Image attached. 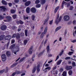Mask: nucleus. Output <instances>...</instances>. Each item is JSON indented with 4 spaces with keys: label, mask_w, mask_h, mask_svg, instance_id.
Wrapping results in <instances>:
<instances>
[{
    "label": "nucleus",
    "mask_w": 76,
    "mask_h": 76,
    "mask_svg": "<svg viewBox=\"0 0 76 76\" xmlns=\"http://www.w3.org/2000/svg\"><path fill=\"white\" fill-rule=\"evenodd\" d=\"M10 49H11L13 53H14V54H16V53L19 52V48L18 46H15V45L14 44L11 45Z\"/></svg>",
    "instance_id": "1"
},
{
    "label": "nucleus",
    "mask_w": 76,
    "mask_h": 76,
    "mask_svg": "<svg viewBox=\"0 0 76 76\" xmlns=\"http://www.w3.org/2000/svg\"><path fill=\"white\" fill-rule=\"evenodd\" d=\"M59 17V15H58L57 16V17L55 21V22L56 23V24H58V22H60L61 20V16H60L59 18H58Z\"/></svg>",
    "instance_id": "2"
},
{
    "label": "nucleus",
    "mask_w": 76,
    "mask_h": 76,
    "mask_svg": "<svg viewBox=\"0 0 76 76\" xmlns=\"http://www.w3.org/2000/svg\"><path fill=\"white\" fill-rule=\"evenodd\" d=\"M70 19V17L69 15H65L64 17V20L65 21H67Z\"/></svg>",
    "instance_id": "3"
},
{
    "label": "nucleus",
    "mask_w": 76,
    "mask_h": 76,
    "mask_svg": "<svg viewBox=\"0 0 76 76\" xmlns=\"http://www.w3.org/2000/svg\"><path fill=\"white\" fill-rule=\"evenodd\" d=\"M2 60V61H6V56L5 54H3L1 56Z\"/></svg>",
    "instance_id": "4"
},
{
    "label": "nucleus",
    "mask_w": 76,
    "mask_h": 76,
    "mask_svg": "<svg viewBox=\"0 0 76 76\" xmlns=\"http://www.w3.org/2000/svg\"><path fill=\"white\" fill-rule=\"evenodd\" d=\"M15 37H16L17 39H19V38H20V35L18 33L16 35V34H14L12 36V38H15Z\"/></svg>",
    "instance_id": "5"
},
{
    "label": "nucleus",
    "mask_w": 76,
    "mask_h": 76,
    "mask_svg": "<svg viewBox=\"0 0 76 76\" xmlns=\"http://www.w3.org/2000/svg\"><path fill=\"white\" fill-rule=\"evenodd\" d=\"M31 12L33 13H35L36 12V9L35 8H32L31 9Z\"/></svg>",
    "instance_id": "6"
},
{
    "label": "nucleus",
    "mask_w": 76,
    "mask_h": 76,
    "mask_svg": "<svg viewBox=\"0 0 76 76\" xmlns=\"http://www.w3.org/2000/svg\"><path fill=\"white\" fill-rule=\"evenodd\" d=\"M12 38V36L10 35H7L5 37V39L6 40H7V39H10Z\"/></svg>",
    "instance_id": "7"
},
{
    "label": "nucleus",
    "mask_w": 76,
    "mask_h": 76,
    "mask_svg": "<svg viewBox=\"0 0 76 76\" xmlns=\"http://www.w3.org/2000/svg\"><path fill=\"white\" fill-rule=\"evenodd\" d=\"M7 20H4V22H9L11 20V17H6Z\"/></svg>",
    "instance_id": "8"
},
{
    "label": "nucleus",
    "mask_w": 76,
    "mask_h": 76,
    "mask_svg": "<svg viewBox=\"0 0 76 76\" xmlns=\"http://www.w3.org/2000/svg\"><path fill=\"white\" fill-rule=\"evenodd\" d=\"M6 28H7V27H6V26L5 25H3L1 27V29L2 30V31L5 30V29H6Z\"/></svg>",
    "instance_id": "9"
},
{
    "label": "nucleus",
    "mask_w": 76,
    "mask_h": 76,
    "mask_svg": "<svg viewBox=\"0 0 76 76\" xmlns=\"http://www.w3.org/2000/svg\"><path fill=\"white\" fill-rule=\"evenodd\" d=\"M72 69V66H66V70H70V69Z\"/></svg>",
    "instance_id": "10"
},
{
    "label": "nucleus",
    "mask_w": 76,
    "mask_h": 76,
    "mask_svg": "<svg viewBox=\"0 0 76 76\" xmlns=\"http://www.w3.org/2000/svg\"><path fill=\"white\" fill-rule=\"evenodd\" d=\"M33 48H30L28 50L29 53V54H31L32 53V51H33Z\"/></svg>",
    "instance_id": "11"
},
{
    "label": "nucleus",
    "mask_w": 76,
    "mask_h": 76,
    "mask_svg": "<svg viewBox=\"0 0 76 76\" xmlns=\"http://www.w3.org/2000/svg\"><path fill=\"white\" fill-rule=\"evenodd\" d=\"M1 9V10H3L4 11H5L6 10V8L5 7L2 6L0 7Z\"/></svg>",
    "instance_id": "12"
},
{
    "label": "nucleus",
    "mask_w": 76,
    "mask_h": 76,
    "mask_svg": "<svg viewBox=\"0 0 76 76\" xmlns=\"http://www.w3.org/2000/svg\"><path fill=\"white\" fill-rule=\"evenodd\" d=\"M4 37H5V36L4 35H1L0 36V41H1L2 40H3V39H4Z\"/></svg>",
    "instance_id": "13"
},
{
    "label": "nucleus",
    "mask_w": 76,
    "mask_h": 76,
    "mask_svg": "<svg viewBox=\"0 0 76 76\" xmlns=\"http://www.w3.org/2000/svg\"><path fill=\"white\" fill-rule=\"evenodd\" d=\"M31 4V1H28L27 2H26L25 3V6H28L29 4Z\"/></svg>",
    "instance_id": "14"
},
{
    "label": "nucleus",
    "mask_w": 76,
    "mask_h": 76,
    "mask_svg": "<svg viewBox=\"0 0 76 76\" xmlns=\"http://www.w3.org/2000/svg\"><path fill=\"white\" fill-rule=\"evenodd\" d=\"M40 65L39 64L37 66V71L38 72H39L40 71V69H39Z\"/></svg>",
    "instance_id": "15"
},
{
    "label": "nucleus",
    "mask_w": 76,
    "mask_h": 76,
    "mask_svg": "<svg viewBox=\"0 0 76 76\" xmlns=\"http://www.w3.org/2000/svg\"><path fill=\"white\" fill-rule=\"evenodd\" d=\"M62 61V60H59L57 62V63H56L57 64V65H59V64H60Z\"/></svg>",
    "instance_id": "16"
},
{
    "label": "nucleus",
    "mask_w": 76,
    "mask_h": 76,
    "mask_svg": "<svg viewBox=\"0 0 76 76\" xmlns=\"http://www.w3.org/2000/svg\"><path fill=\"white\" fill-rule=\"evenodd\" d=\"M63 76H67V72L66 71H64L62 74Z\"/></svg>",
    "instance_id": "17"
},
{
    "label": "nucleus",
    "mask_w": 76,
    "mask_h": 76,
    "mask_svg": "<svg viewBox=\"0 0 76 76\" xmlns=\"http://www.w3.org/2000/svg\"><path fill=\"white\" fill-rule=\"evenodd\" d=\"M30 8L29 7H28L26 9V12L27 13H29V10Z\"/></svg>",
    "instance_id": "18"
},
{
    "label": "nucleus",
    "mask_w": 76,
    "mask_h": 76,
    "mask_svg": "<svg viewBox=\"0 0 76 76\" xmlns=\"http://www.w3.org/2000/svg\"><path fill=\"white\" fill-rule=\"evenodd\" d=\"M60 8V7L59 6L57 7L55 10L54 12L56 13L57 12V10H58V9Z\"/></svg>",
    "instance_id": "19"
},
{
    "label": "nucleus",
    "mask_w": 76,
    "mask_h": 76,
    "mask_svg": "<svg viewBox=\"0 0 76 76\" xmlns=\"http://www.w3.org/2000/svg\"><path fill=\"white\" fill-rule=\"evenodd\" d=\"M49 19V16H48L46 19H45V20L44 24H45V23H47V21Z\"/></svg>",
    "instance_id": "20"
},
{
    "label": "nucleus",
    "mask_w": 76,
    "mask_h": 76,
    "mask_svg": "<svg viewBox=\"0 0 76 76\" xmlns=\"http://www.w3.org/2000/svg\"><path fill=\"white\" fill-rule=\"evenodd\" d=\"M2 4H4V5H7V2L4 0L2 1Z\"/></svg>",
    "instance_id": "21"
},
{
    "label": "nucleus",
    "mask_w": 76,
    "mask_h": 76,
    "mask_svg": "<svg viewBox=\"0 0 76 76\" xmlns=\"http://www.w3.org/2000/svg\"><path fill=\"white\" fill-rule=\"evenodd\" d=\"M31 19L33 20H35V16L34 15H31Z\"/></svg>",
    "instance_id": "22"
},
{
    "label": "nucleus",
    "mask_w": 76,
    "mask_h": 76,
    "mask_svg": "<svg viewBox=\"0 0 76 76\" xmlns=\"http://www.w3.org/2000/svg\"><path fill=\"white\" fill-rule=\"evenodd\" d=\"M48 29V27H46L45 29V30L44 31V34H45L47 33V30Z\"/></svg>",
    "instance_id": "23"
},
{
    "label": "nucleus",
    "mask_w": 76,
    "mask_h": 76,
    "mask_svg": "<svg viewBox=\"0 0 76 76\" xmlns=\"http://www.w3.org/2000/svg\"><path fill=\"white\" fill-rule=\"evenodd\" d=\"M61 26L58 27L56 29L55 31H58L60 29H61Z\"/></svg>",
    "instance_id": "24"
},
{
    "label": "nucleus",
    "mask_w": 76,
    "mask_h": 76,
    "mask_svg": "<svg viewBox=\"0 0 76 76\" xmlns=\"http://www.w3.org/2000/svg\"><path fill=\"white\" fill-rule=\"evenodd\" d=\"M23 19L24 20H26V19H29V17L25 16L24 15L23 16Z\"/></svg>",
    "instance_id": "25"
},
{
    "label": "nucleus",
    "mask_w": 76,
    "mask_h": 76,
    "mask_svg": "<svg viewBox=\"0 0 76 76\" xmlns=\"http://www.w3.org/2000/svg\"><path fill=\"white\" fill-rule=\"evenodd\" d=\"M51 69V68L50 66H48L45 68V70H50Z\"/></svg>",
    "instance_id": "26"
},
{
    "label": "nucleus",
    "mask_w": 76,
    "mask_h": 76,
    "mask_svg": "<svg viewBox=\"0 0 76 76\" xmlns=\"http://www.w3.org/2000/svg\"><path fill=\"white\" fill-rule=\"evenodd\" d=\"M64 52V50H61V52L59 54V56H61L62 54H63V53Z\"/></svg>",
    "instance_id": "27"
},
{
    "label": "nucleus",
    "mask_w": 76,
    "mask_h": 76,
    "mask_svg": "<svg viewBox=\"0 0 76 76\" xmlns=\"http://www.w3.org/2000/svg\"><path fill=\"white\" fill-rule=\"evenodd\" d=\"M68 74L69 76H71L72 75V70H69L68 72Z\"/></svg>",
    "instance_id": "28"
},
{
    "label": "nucleus",
    "mask_w": 76,
    "mask_h": 76,
    "mask_svg": "<svg viewBox=\"0 0 76 76\" xmlns=\"http://www.w3.org/2000/svg\"><path fill=\"white\" fill-rule=\"evenodd\" d=\"M44 50L42 52H40L39 54L38 55V57H39V56H41L42 54H43V53H44Z\"/></svg>",
    "instance_id": "29"
},
{
    "label": "nucleus",
    "mask_w": 76,
    "mask_h": 76,
    "mask_svg": "<svg viewBox=\"0 0 76 76\" xmlns=\"http://www.w3.org/2000/svg\"><path fill=\"white\" fill-rule=\"evenodd\" d=\"M25 35L26 37L28 36V30H25Z\"/></svg>",
    "instance_id": "30"
},
{
    "label": "nucleus",
    "mask_w": 76,
    "mask_h": 76,
    "mask_svg": "<svg viewBox=\"0 0 76 76\" xmlns=\"http://www.w3.org/2000/svg\"><path fill=\"white\" fill-rule=\"evenodd\" d=\"M35 71H36V67H35L34 68L32 71V73H34V72H35Z\"/></svg>",
    "instance_id": "31"
},
{
    "label": "nucleus",
    "mask_w": 76,
    "mask_h": 76,
    "mask_svg": "<svg viewBox=\"0 0 76 76\" xmlns=\"http://www.w3.org/2000/svg\"><path fill=\"white\" fill-rule=\"evenodd\" d=\"M41 1L42 4H44L45 3V0H41Z\"/></svg>",
    "instance_id": "32"
},
{
    "label": "nucleus",
    "mask_w": 76,
    "mask_h": 76,
    "mask_svg": "<svg viewBox=\"0 0 76 76\" xmlns=\"http://www.w3.org/2000/svg\"><path fill=\"white\" fill-rule=\"evenodd\" d=\"M6 54L7 56H9L10 55V52L9 51H7L6 53Z\"/></svg>",
    "instance_id": "33"
},
{
    "label": "nucleus",
    "mask_w": 76,
    "mask_h": 76,
    "mask_svg": "<svg viewBox=\"0 0 76 76\" xmlns=\"http://www.w3.org/2000/svg\"><path fill=\"white\" fill-rule=\"evenodd\" d=\"M24 44L25 45H26L27 43L28 42V40L26 39L24 40Z\"/></svg>",
    "instance_id": "34"
},
{
    "label": "nucleus",
    "mask_w": 76,
    "mask_h": 76,
    "mask_svg": "<svg viewBox=\"0 0 76 76\" xmlns=\"http://www.w3.org/2000/svg\"><path fill=\"white\" fill-rule=\"evenodd\" d=\"M72 54H73V52H69V53L68 54V55L69 56H72Z\"/></svg>",
    "instance_id": "35"
},
{
    "label": "nucleus",
    "mask_w": 76,
    "mask_h": 76,
    "mask_svg": "<svg viewBox=\"0 0 76 76\" xmlns=\"http://www.w3.org/2000/svg\"><path fill=\"white\" fill-rule=\"evenodd\" d=\"M25 57H24L23 58L21 59L20 60V61H19V63H21V62H22V61H23V60H25Z\"/></svg>",
    "instance_id": "36"
},
{
    "label": "nucleus",
    "mask_w": 76,
    "mask_h": 76,
    "mask_svg": "<svg viewBox=\"0 0 76 76\" xmlns=\"http://www.w3.org/2000/svg\"><path fill=\"white\" fill-rule=\"evenodd\" d=\"M10 12L11 13H14L15 12V10H11Z\"/></svg>",
    "instance_id": "37"
},
{
    "label": "nucleus",
    "mask_w": 76,
    "mask_h": 76,
    "mask_svg": "<svg viewBox=\"0 0 76 76\" xmlns=\"http://www.w3.org/2000/svg\"><path fill=\"white\" fill-rule=\"evenodd\" d=\"M46 49L47 51H50V46H48L47 47Z\"/></svg>",
    "instance_id": "38"
},
{
    "label": "nucleus",
    "mask_w": 76,
    "mask_h": 76,
    "mask_svg": "<svg viewBox=\"0 0 76 76\" xmlns=\"http://www.w3.org/2000/svg\"><path fill=\"white\" fill-rule=\"evenodd\" d=\"M41 7V5L40 4H37L36 6V7L37 8H39V7Z\"/></svg>",
    "instance_id": "39"
},
{
    "label": "nucleus",
    "mask_w": 76,
    "mask_h": 76,
    "mask_svg": "<svg viewBox=\"0 0 76 76\" xmlns=\"http://www.w3.org/2000/svg\"><path fill=\"white\" fill-rule=\"evenodd\" d=\"M72 65L73 67H75L76 66V64H75V62H73L72 63Z\"/></svg>",
    "instance_id": "40"
},
{
    "label": "nucleus",
    "mask_w": 76,
    "mask_h": 76,
    "mask_svg": "<svg viewBox=\"0 0 76 76\" xmlns=\"http://www.w3.org/2000/svg\"><path fill=\"white\" fill-rule=\"evenodd\" d=\"M9 44H10V42H8L6 45H5V46H7V47H8L9 45Z\"/></svg>",
    "instance_id": "41"
},
{
    "label": "nucleus",
    "mask_w": 76,
    "mask_h": 76,
    "mask_svg": "<svg viewBox=\"0 0 76 76\" xmlns=\"http://www.w3.org/2000/svg\"><path fill=\"white\" fill-rule=\"evenodd\" d=\"M44 34L43 33H42L40 36V38H42L44 37Z\"/></svg>",
    "instance_id": "42"
},
{
    "label": "nucleus",
    "mask_w": 76,
    "mask_h": 76,
    "mask_svg": "<svg viewBox=\"0 0 76 76\" xmlns=\"http://www.w3.org/2000/svg\"><path fill=\"white\" fill-rule=\"evenodd\" d=\"M5 71V69H4L3 70L0 71V73H3Z\"/></svg>",
    "instance_id": "43"
},
{
    "label": "nucleus",
    "mask_w": 76,
    "mask_h": 76,
    "mask_svg": "<svg viewBox=\"0 0 76 76\" xmlns=\"http://www.w3.org/2000/svg\"><path fill=\"white\" fill-rule=\"evenodd\" d=\"M71 42H73V43H75V42H76V39H74L73 40H71Z\"/></svg>",
    "instance_id": "44"
},
{
    "label": "nucleus",
    "mask_w": 76,
    "mask_h": 76,
    "mask_svg": "<svg viewBox=\"0 0 76 76\" xmlns=\"http://www.w3.org/2000/svg\"><path fill=\"white\" fill-rule=\"evenodd\" d=\"M73 6H71L69 8V10H73Z\"/></svg>",
    "instance_id": "45"
},
{
    "label": "nucleus",
    "mask_w": 76,
    "mask_h": 76,
    "mask_svg": "<svg viewBox=\"0 0 76 76\" xmlns=\"http://www.w3.org/2000/svg\"><path fill=\"white\" fill-rule=\"evenodd\" d=\"M16 15H15L12 16V17L13 18V19H16Z\"/></svg>",
    "instance_id": "46"
},
{
    "label": "nucleus",
    "mask_w": 76,
    "mask_h": 76,
    "mask_svg": "<svg viewBox=\"0 0 76 76\" xmlns=\"http://www.w3.org/2000/svg\"><path fill=\"white\" fill-rule=\"evenodd\" d=\"M69 59H70V57H67L65 58V60H69Z\"/></svg>",
    "instance_id": "47"
},
{
    "label": "nucleus",
    "mask_w": 76,
    "mask_h": 76,
    "mask_svg": "<svg viewBox=\"0 0 76 76\" xmlns=\"http://www.w3.org/2000/svg\"><path fill=\"white\" fill-rule=\"evenodd\" d=\"M19 0H14V2L15 3H19Z\"/></svg>",
    "instance_id": "48"
},
{
    "label": "nucleus",
    "mask_w": 76,
    "mask_h": 76,
    "mask_svg": "<svg viewBox=\"0 0 76 76\" xmlns=\"http://www.w3.org/2000/svg\"><path fill=\"white\" fill-rule=\"evenodd\" d=\"M39 3V1L38 0H37L35 1V3L36 4H37L38 3Z\"/></svg>",
    "instance_id": "49"
},
{
    "label": "nucleus",
    "mask_w": 76,
    "mask_h": 76,
    "mask_svg": "<svg viewBox=\"0 0 76 76\" xmlns=\"http://www.w3.org/2000/svg\"><path fill=\"white\" fill-rule=\"evenodd\" d=\"M47 39H46L45 40V42H44V45H45L47 43Z\"/></svg>",
    "instance_id": "50"
},
{
    "label": "nucleus",
    "mask_w": 76,
    "mask_h": 76,
    "mask_svg": "<svg viewBox=\"0 0 76 76\" xmlns=\"http://www.w3.org/2000/svg\"><path fill=\"white\" fill-rule=\"evenodd\" d=\"M59 58V56L58 55L57 56L56 60H55V61H57V60H58V59Z\"/></svg>",
    "instance_id": "51"
},
{
    "label": "nucleus",
    "mask_w": 76,
    "mask_h": 76,
    "mask_svg": "<svg viewBox=\"0 0 76 76\" xmlns=\"http://www.w3.org/2000/svg\"><path fill=\"white\" fill-rule=\"evenodd\" d=\"M76 34V30L75 31L74 33H73V35L74 37H75Z\"/></svg>",
    "instance_id": "52"
},
{
    "label": "nucleus",
    "mask_w": 76,
    "mask_h": 76,
    "mask_svg": "<svg viewBox=\"0 0 76 76\" xmlns=\"http://www.w3.org/2000/svg\"><path fill=\"white\" fill-rule=\"evenodd\" d=\"M17 65V63H15V64H13L12 66V67H15L16 65Z\"/></svg>",
    "instance_id": "53"
},
{
    "label": "nucleus",
    "mask_w": 76,
    "mask_h": 76,
    "mask_svg": "<svg viewBox=\"0 0 76 76\" xmlns=\"http://www.w3.org/2000/svg\"><path fill=\"white\" fill-rule=\"evenodd\" d=\"M53 20L50 21V22H49L50 25H52V23H53Z\"/></svg>",
    "instance_id": "54"
},
{
    "label": "nucleus",
    "mask_w": 76,
    "mask_h": 76,
    "mask_svg": "<svg viewBox=\"0 0 76 76\" xmlns=\"http://www.w3.org/2000/svg\"><path fill=\"white\" fill-rule=\"evenodd\" d=\"M19 23H20V24H23V22L21 20H20L19 21Z\"/></svg>",
    "instance_id": "55"
},
{
    "label": "nucleus",
    "mask_w": 76,
    "mask_h": 76,
    "mask_svg": "<svg viewBox=\"0 0 76 76\" xmlns=\"http://www.w3.org/2000/svg\"><path fill=\"white\" fill-rule=\"evenodd\" d=\"M4 18V17H2L0 15V20H1Z\"/></svg>",
    "instance_id": "56"
},
{
    "label": "nucleus",
    "mask_w": 76,
    "mask_h": 76,
    "mask_svg": "<svg viewBox=\"0 0 76 76\" xmlns=\"http://www.w3.org/2000/svg\"><path fill=\"white\" fill-rule=\"evenodd\" d=\"M62 4H66V2L64 1H63L62 3Z\"/></svg>",
    "instance_id": "57"
},
{
    "label": "nucleus",
    "mask_w": 76,
    "mask_h": 76,
    "mask_svg": "<svg viewBox=\"0 0 76 76\" xmlns=\"http://www.w3.org/2000/svg\"><path fill=\"white\" fill-rule=\"evenodd\" d=\"M15 73L16 74H20V72L19 71H17Z\"/></svg>",
    "instance_id": "58"
},
{
    "label": "nucleus",
    "mask_w": 76,
    "mask_h": 76,
    "mask_svg": "<svg viewBox=\"0 0 76 76\" xmlns=\"http://www.w3.org/2000/svg\"><path fill=\"white\" fill-rule=\"evenodd\" d=\"M6 71H5L6 73H7L8 72V67H7L6 68Z\"/></svg>",
    "instance_id": "59"
},
{
    "label": "nucleus",
    "mask_w": 76,
    "mask_h": 76,
    "mask_svg": "<svg viewBox=\"0 0 76 76\" xmlns=\"http://www.w3.org/2000/svg\"><path fill=\"white\" fill-rule=\"evenodd\" d=\"M31 29L32 30H34V26H31Z\"/></svg>",
    "instance_id": "60"
},
{
    "label": "nucleus",
    "mask_w": 76,
    "mask_h": 76,
    "mask_svg": "<svg viewBox=\"0 0 76 76\" xmlns=\"http://www.w3.org/2000/svg\"><path fill=\"white\" fill-rule=\"evenodd\" d=\"M60 72H63V69L62 68L60 69Z\"/></svg>",
    "instance_id": "61"
},
{
    "label": "nucleus",
    "mask_w": 76,
    "mask_h": 76,
    "mask_svg": "<svg viewBox=\"0 0 76 76\" xmlns=\"http://www.w3.org/2000/svg\"><path fill=\"white\" fill-rule=\"evenodd\" d=\"M16 72H14V73H13L12 74V76H15V75H16Z\"/></svg>",
    "instance_id": "62"
},
{
    "label": "nucleus",
    "mask_w": 76,
    "mask_h": 76,
    "mask_svg": "<svg viewBox=\"0 0 76 76\" xmlns=\"http://www.w3.org/2000/svg\"><path fill=\"white\" fill-rule=\"evenodd\" d=\"M14 42H15V40H13L11 41V43H12V44H13Z\"/></svg>",
    "instance_id": "63"
},
{
    "label": "nucleus",
    "mask_w": 76,
    "mask_h": 76,
    "mask_svg": "<svg viewBox=\"0 0 76 76\" xmlns=\"http://www.w3.org/2000/svg\"><path fill=\"white\" fill-rule=\"evenodd\" d=\"M52 54H49L48 55V57H52Z\"/></svg>",
    "instance_id": "64"
}]
</instances>
